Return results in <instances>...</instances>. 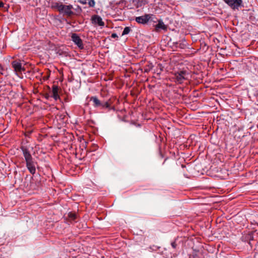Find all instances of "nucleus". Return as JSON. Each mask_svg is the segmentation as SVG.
Segmentation results:
<instances>
[{"instance_id":"1","label":"nucleus","mask_w":258,"mask_h":258,"mask_svg":"<svg viewBox=\"0 0 258 258\" xmlns=\"http://www.w3.org/2000/svg\"><path fill=\"white\" fill-rule=\"evenodd\" d=\"M20 149L23 152L26 166L28 171L31 174L34 175L36 173V166L37 165V162L34 160L27 147L22 146Z\"/></svg>"},{"instance_id":"2","label":"nucleus","mask_w":258,"mask_h":258,"mask_svg":"<svg viewBox=\"0 0 258 258\" xmlns=\"http://www.w3.org/2000/svg\"><path fill=\"white\" fill-rule=\"evenodd\" d=\"M87 98L89 99V102H92V106L97 109L103 110L107 109L109 111L111 109L110 99L107 101L101 100L96 96L87 97Z\"/></svg>"},{"instance_id":"3","label":"nucleus","mask_w":258,"mask_h":258,"mask_svg":"<svg viewBox=\"0 0 258 258\" xmlns=\"http://www.w3.org/2000/svg\"><path fill=\"white\" fill-rule=\"evenodd\" d=\"M189 73L186 71H180L175 73V81L178 84H181L184 80L188 79Z\"/></svg>"},{"instance_id":"4","label":"nucleus","mask_w":258,"mask_h":258,"mask_svg":"<svg viewBox=\"0 0 258 258\" xmlns=\"http://www.w3.org/2000/svg\"><path fill=\"white\" fill-rule=\"evenodd\" d=\"M11 64L14 71L18 76H19L20 74H22V72L25 71V68L22 66V63L20 60H14L12 62Z\"/></svg>"},{"instance_id":"5","label":"nucleus","mask_w":258,"mask_h":258,"mask_svg":"<svg viewBox=\"0 0 258 258\" xmlns=\"http://www.w3.org/2000/svg\"><path fill=\"white\" fill-rule=\"evenodd\" d=\"M152 14H145L143 16L137 17L135 19L136 21L141 24H146L150 20H152Z\"/></svg>"},{"instance_id":"6","label":"nucleus","mask_w":258,"mask_h":258,"mask_svg":"<svg viewBox=\"0 0 258 258\" xmlns=\"http://www.w3.org/2000/svg\"><path fill=\"white\" fill-rule=\"evenodd\" d=\"M232 9H238L242 3V0H223Z\"/></svg>"},{"instance_id":"7","label":"nucleus","mask_w":258,"mask_h":258,"mask_svg":"<svg viewBox=\"0 0 258 258\" xmlns=\"http://www.w3.org/2000/svg\"><path fill=\"white\" fill-rule=\"evenodd\" d=\"M72 5H62L60 13L67 16H71L74 14Z\"/></svg>"},{"instance_id":"8","label":"nucleus","mask_w":258,"mask_h":258,"mask_svg":"<svg viewBox=\"0 0 258 258\" xmlns=\"http://www.w3.org/2000/svg\"><path fill=\"white\" fill-rule=\"evenodd\" d=\"M72 40L76 44L79 48L83 49L84 48L83 41L80 37L76 33H72L71 35Z\"/></svg>"},{"instance_id":"9","label":"nucleus","mask_w":258,"mask_h":258,"mask_svg":"<svg viewBox=\"0 0 258 258\" xmlns=\"http://www.w3.org/2000/svg\"><path fill=\"white\" fill-rule=\"evenodd\" d=\"M92 23L94 24H97L100 26H104V23L103 22L102 18L98 15H94L92 17Z\"/></svg>"},{"instance_id":"10","label":"nucleus","mask_w":258,"mask_h":258,"mask_svg":"<svg viewBox=\"0 0 258 258\" xmlns=\"http://www.w3.org/2000/svg\"><path fill=\"white\" fill-rule=\"evenodd\" d=\"M58 87L57 85H53L52 87V96L55 100L60 99V97L58 94Z\"/></svg>"},{"instance_id":"11","label":"nucleus","mask_w":258,"mask_h":258,"mask_svg":"<svg viewBox=\"0 0 258 258\" xmlns=\"http://www.w3.org/2000/svg\"><path fill=\"white\" fill-rule=\"evenodd\" d=\"M159 29L166 30L167 26L163 23L162 20H158V24L155 26V30L156 31H158Z\"/></svg>"},{"instance_id":"12","label":"nucleus","mask_w":258,"mask_h":258,"mask_svg":"<svg viewBox=\"0 0 258 258\" xmlns=\"http://www.w3.org/2000/svg\"><path fill=\"white\" fill-rule=\"evenodd\" d=\"M77 219V215L74 213H69L68 214V220L72 223L73 222H76Z\"/></svg>"},{"instance_id":"13","label":"nucleus","mask_w":258,"mask_h":258,"mask_svg":"<svg viewBox=\"0 0 258 258\" xmlns=\"http://www.w3.org/2000/svg\"><path fill=\"white\" fill-rule=\"evenodd\" d=\"M62 5L63 4H61L57 3V2L53 3L51 5V8L52 9L57 10V11H58L60 12Z\"/></svg>"},{"instance_id":"14","label":"nucleus","mask_w":258,"mask_h":258,"mask_svg":"<svg viewBox=\"0 0 258 258\" xmlns=\"http://www.w3.org/2000/svg\"><path fill=\"white\" fill-rule=\"evenodd\" d=\"M148 3L147 0H137L136 6L137 8H140L144 6Z\"/></svg>"},{"instance_id":"15","label":"nucleus","mask_w":258,"mask_h":258,"mask_svg":"<svg viewBox=\"0 0 258 258\" xmlns=\"http://www.w3.org/2000/svg\"><path fill=\"white\" fill-rule=\"evenodd\" d=\"M153 68V65L152 63H149L148 64H147L144 69L145 72H149L150 71L152 68Z\"/></svg>"},{"instance_id":"16","label":"nucleus","mask_w":258,"mask_h":258,"mask_svg":"<svg viewBox=\"0 0 258 258\" xmlns=\"http://www.w3.org/2000/svg\"><path fill=\"white\" fill-rule=\"evenodd\" d=\"M131 28L128 27H125L122 32V35H126L128 34L131 31Z\"/></svg>"},{"instance_id":"17","label":"nucleus","mask_w":258,"mask_h":258,"mask_svg":"<svg viewBox=\"0 0 258 258\" xmlns=\"http://www.w3.org/2000/svg\"><path fill=\"white\" fill-rule=\"evenodd\" d=\"M88 3L89 6L91 7H94L95 4V2L94 0H89Z\"/></svg>"},{"instance_id":"18","label":"nucleus","mask_w":258,"mask_h":258,"mask_svg":"<svg viewBox=\"0 0 258 258\" xmlns=\"http://www.w3.org/2000/svg\"><path fill=\"white\" fill-rule=\"evenodd\" d=\"M171 246L172 247V248H176L177 247V244H176V241L174 240V241L172 242L171 243Z\"/></svg>"},{"instance_id":"19","label":"nucleus","mask_w":258,"mask_h":258,"mask_svg":"<svg viewBox=\"0 0 258 258\" xmlns=\"http://www.w3.org/2000/svg\"><path fill=\"white\" fill-rule=\"evenodd\" d=\"M111 37L113 38H118V36L116 33H112Z\"/></svg>"},{"instance_id":"20","label":"nucleus","mask_w":258,"mask_h":258,"mask_svg":"<svg viewBox=\"0 0 258 258\" xmlns=\"http://www.w3.org/2000/svg\"><path fill=\"white\" fill-rule=\"evenodd\" d=\"M79 2L83 4H86L87 3V0H79Z\"/></svg>"},{"instance_id":"21","label":"nucleus","mask_w":258,"mask_h":258,"mask_svg":"<svg viewBox=\"0 0 258 258\" xmlns=\"http://www.w3.org/2000/svg\"><path fill=\"white\" fill-rule=\"evenodd\" d=\"M50 97L49 95L48 94H45V98L46 99H48Z\"/></svg>"},{"instance_id":"22","label":"nucleus","mask_w":258,"mask_h":258,"mask_svg":"<svg viewBox=\"0 0 258 258\" xmlns=\"http://www.w3.org/2000/svg\"><path fill=\"white\" fill-rule=\"evenodd\" d=\"M4 4L3 2H0V8L4 7Z\"/></svg>"}]
</instances>
